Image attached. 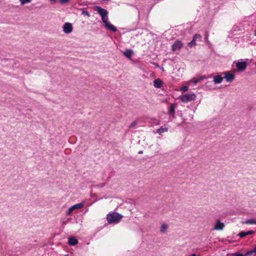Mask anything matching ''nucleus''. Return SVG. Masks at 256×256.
I'll use <instances>...</instances> for the list:
<instances>
[{"label":"nucleus","instance_id":"nucleus-31","mask_svg":"<svg viewBox=\"0 0 256 256\" xmlns=\"http://www.w3.org/2000/svg\"><path fill=\"white\" fill-rule=\"evenodd\" d=\"M254 34L255 36H256V30H255L254 31Z\"/></svg>","mask_w":256,"mask_h":256},{"label":"nucleus","instance_id":"nucleus-8","mask_svg":"<svg viewBox=\"0 0 256 256\" xmlns=\"http://www.w3.org/2000/svg\"><path fill=\"white\" fill-rule=\"evenodd\" d=\"M224 78L227 82H230L234 80V76L233 74L227 72L224 73Z\"/></svg>","mask_w":256,"mask_h":256},{"label":"nucleus","instance_id":"nucleus-10","mask_svg":"<svg viewBox=\"0 0 256 256\" xmlns=\"http://www.w3.org/2000/svg\"><path fill=\"white\" fill-rule=\"evenodd\" d=\"M182 46V44L180 41H176L172 45V50L174 51L180 50Z\"/></svg>","mask_w":256,"mask_h":256},{"label":"nucleus","instance_id":"nucleus-29","mask_svg":"<svg viewBox=\"0 0 256 256\" xmlns=\"http://www.w3.org/2000/svg\"><path fill=\"white\" fill-rule=\"evenodd\" d=\"M142 153H143V152H142V150L139 151V152H138V154H142Z\"/></svg>","mask_w":256,"mask_h":256},{"label":"nucleus","instance_id":"nucleus-30","mask_svg":"<svg viewBox=\"0 0 256 256\" xmlns=\"http://www.w3.org/2000/svg\"><path fill=\"white\" fill-rule=\"evenodd\" d=\"M51 2H56L57 0H50Z\"/></svg>","mask_w":256,"mask_h":256},{"label":"nucleus","instance_id":"nucleus-25","mask_svg":"<svg viewBox=\"0 0 256 256\" xmlns=\"http://www.w3.org/2000/svg\"><path fill=\"white\" fill-rule=\"evenodd\" d=\"M188 89V86H184L181 88V90L184 92H186Z\"/></svg>","mask_w":256,"mask_h":256},{"label":"nucleus","instance_id":"nucleus-22","mask_svg":"<svg viewBox=\"0 0 256 256\" xmlns=\"http://www.w3.org/2000/svg\"><path fill=\"white\" fill-rule=\"evenodd\" d=\"M244 223H245V224H256V220H246V221L244 222Z\"/></svg>","mask_w":256,"mask_h":256},{"label":"nucleus","instance_id":"nucleus-6","mask_svg":"<svg viewBox=\"0 0 256 256\" xmlns=\"http://www.w3.org/2000/svg\"><path fill=\"white\" fill-rule=\"evenodd\" d=\"M84 202H82L81 203L77 204H76L72 206L68 209V211L66 212V214L67 216L70 215L71 214L73 210H74V209L80 208H82L84 206Z\"/></svg>","mask_w":256,"mask_h":256},{"label":"nucleus","instance_id":"nucleus-1","mask_svg":"<svg viewBox=\"0 0 256 256\" xmlns=\"http://www.w3.org/2000/svg\"><path fill=\"white\" fill-rule=\"evenodd\" d=\"M123 216L116 212L110 213L107 215L106 220L108 224H117L119 222Z\"/></svg>","mask_w":256,"mask_h":256},{"label":"nucleus","instance_id":"nucleus-27","mask_svg":"<svg viewBox=\"0 0 256 256\" xmlns=\"http://www.w3.org/2000/svg\"><path fill=\"white\" fill-rule=\"evenodd\" d=\"M82 14L84 15V16H87L88 17H89L90 16L89 12L88 11H86V10L83 11L82 12Z\"/></svg>","mask_w":256,"mask_h":256},{"label":"nucleus","instance_id":"nucleus-7","mask_svg":"<svg viewBox=\"0 0 256 256\" xmlns=\"http://www.w3.org/2000/svg\"><path fill=\"white\" fill-rule=\"evenodd\" d=\"M102 22L104 24V26L106 29L112 32H116L117 31L116 28L108 22V20H106V22Z\"/></svg>","mask_w":256,"mask_h":256},{"label":"nucleus","instance_id":"nucleus-21","mask_svg":"<svg viewBox=\"0 0 256 256\" xmlns=\"http://www.w3.org/2000/svg\"><path fill=\"white\" fill-rule=\"evenodd\" d=\"M196 45V40H194V38H192V40L188 44V46L189 47H192V46H195Z\"/></svg>","mask_w":256,"mask_h":256},{"label":"nucleus","instance_id":"nucleus-5","mask_svg":"<svg viewBox=\"0 0 256 256\" xmlns=\"http://www.w3.org/2000/svg\"><path fill=\"white\" fill-rule=\"evenodd\" d=\"M247 63L244 61L238 62H236V66L238 72H242L246 70Z\"/></svg>","mask_w":256,"mask_h":256},{"label":"nucleus","instance_id":"nucleus-32","mask_svg":"<svg viewBox=\"0 0 256 256\" xmlns=\"http://www.w3.org/2000/svg\"><path fill=\"white\" fill-rule=\"evenodd\" d=\"M64 256H69L68 254H66Z\"/></svg>","mask_w":256,"mask_h":256},{"label":"nucleus","instance_id":"nucleus-2","mask_svg":"<svg viewBox=\"0 0 256 256\" xmlns=\"http://www.w3.org/2000/svg\"><path fill=\"white\" fill-rule=\"evenodd\" d=\"M196 98V95L194 93H188L180 97V100L182 102H189L194 101Z\"/></svg>","mask_w":256,"mask_h":256},{"label":"nucleus","instance_id":"nucleus-17","mask_svg":"<svg viewBox=\"0 0 256 256\" xmlns=\"http://www.w3.org/2000/svg\"><path fill=\"white\" fill-rule=\"evenodd\" d=\"M168 228V225L166 224H162L160 228V231L161 233L164 234L165 233Z\"/></svg>","mask_w":256,"mask_h":256},{"label":"nucleus","instance_id":"nucleus-19","mask_svg":"<svg viewBox=\"0 0 256 256\" xmlns=\"http://www.w3.org/2000/svg\"><path fill=\"white\" fill-rule=\"evenodd\" d=\"M206 78V76H202L201 77H200L199 78L197 79V80H194V84H196L197 83L199 82H200L202 80H204V79H205Z\"/></svg>","mask_w":256,"mask_h":256},{"label":"nucleus","instance_id":"nucleus-14","mask_svg":"<svg viewBox=\"0 0 256 256\" xmlns=\"http://www.w3.org/2000/svg\"><path fill=\"white\" fill-rule=\"evenodd\" d=\"M224 78L222 77L220 75H217L214 76L213 82L214 84H220L222 82Z\"/></svg>","mask_w":256,"mask_h":256},{"label":"nucleus","instance_id":"nucleus-11","mask_svg":"<svg viewBox=\"0 0 256 256\" xmlns=\"http://www.w3.org/2000/svg\"><path fill=\"white\" fill-rule=\"evenodd\" d=\"M78 244V240L74 237H70L68 238V244L70 246H74Z\"/></svg>","mask_w":256,"mask_h":256},{"label":"nucleus","instance_id":"nucleus-24","mask_svg":"<svg viewBox=\"0 0 256 256\" xmlns=\"http://www.w3.org/2000/svg\"><path fill=\"white\" fill-rule=\"evenodd\" d=\"M202 38L201 36L199 34H195L194 36H193V38L194 40H196L197 39H200Z\"/></svg>","mask_w":256,"mask_h":256},{"label":"nucleus","instance_id":"nucleus-13","mask_svg":"<svg viewBox=\"0 0 256 256\" xmlns=\"http://www.w3.org/2000/svg\"><path fill=\"white\" fill-rule=\"evenodd\" d=\"M153 82L154 86L156 88H160L163 84L162 81L160 78L154 80Z\"/></svg>","mask_w":256,"mask_h":256},{"label":"nucleus","instance_id":"nucleus-12","mask_svg":"<svg viewBox=\"0 0 256 256\" xmlns=\"http://www.w3.org/2000/svg\"><path fill=\"white\" fill-rule=\"evenodd\" d=\"M176 104H170V106L169 110H168V114H171L172 118L175 117L174 112H175V106Z\"/></svg>","mask_w":256,"mask_h":256},{"label":"nucleus","instance_id":"nucleus-20","mask_svg":"<svg viewBox=\"0 0 256 256\" xmlns=\"http://www.w3.org/2000/svg\"><path fill=\"white\" fill-rule=\"evenodd\" d=\"M138 124V121L136 120H134L131 124L129 126L130 128H134Z\"/></svg>","mask_w":256,"mask_h":256},{"label":"nucleus","instance_id":"nucleus-18","mask_svg":"<svg viewBox=\"0 0 256 256\" xmlns=\"http://www.w3.org/2000/svg\"><path fill=\"white\" fill-rule=\"evenodd\" d=\"M168 130V128H167L161 127L160 128L156 130V132L160 134H161L162 133L166 132Z\"/></svg>","mask_w":256,"mask_h":256},{"label":"nucleus","instance_id":"nucleus-28","mask_svg":"<svg viewBox=\"0 0 256 256\" xmlns=\"http://www.w3.org/2000/svg\"><path fill=\"white\" fill-rule=\"evenodd\" d=\"M60 0L62 4H66L70 0Z\"/></svg>","mask_w":256,"mask_h":256},{"label":"nucleus","instance_id":"nucleus-23","mask_svg":"<svg viewBox=\"0 0 256 256\" xmlns=\"http://www.w3.org/2000/svg\"><path fill=\"white\" fill-rule=\"evenodd\" d=\"M32 0H20L22 5L30 2Z\"/></svg>","mask_w":256,"mask_h":256},{"label":"nucleus","instance_id":"nucleus-4","mask_svg":"<svg viewBox=\"0 0 256 256\" xmlns=\"http://www.w3.org/2000/svg\"><path fill=\"white\" fill-rule=\"evenodd\" d=\"M62 28L64 32L66 34L71 33L73 30L72 24L68 22H66L64 24Z\"/></svg>","mask_w":256,"mask_h":256},{"label":"nucleus","instance_id":"nucleus-16","mask_svg":"<svg viewBox=\"0 0 256 256\" xmlns=\"http://www.w3.org/2000/svg\"><path fill=\"white\" fill-rule=\"evenodd\" d=\"M123 54L128 58H131L133 54V51L131 49H127L123 52Z\"/></svg>","mask_w":256,"mask_h":256},{"label":"nucleus","instance_id":"nucleus-9","mask_svg":"<svg viewBox=\"0 0 256 256\" xmlns=\"http://www.w3.org/2000/svg\"><path fill=\"white\" fill-rule=\"evenodd\" d=\"M224 227V224L220 220H217L216 222L214 228V230H222Z\"/></svg>","mask_w":256,"mask_h":256},{"label":"nucleus","instance_id":"nucleus-3","mask_svg":"<svg viewBox=\"0 0 256 256\" xmlns=\"http://www.w3.org/2000/svg\"><path fill=\"white\" fill-rule=\"evenodd\" d=\"M96 8L98 12L102 17V22L108 20V12L106 9H104L99 6H96Z\"/></svg>","mask_w":256,"mask_h":256},{"label":"nucleus","instance_id":"nucleus-26","mask_svg":"<svg viewBox=\"0 0 256 256\" xmlns=\"http://www.w3.org/2000/svg\"><path fill=\"white\" fill-rule=\"evenodd\" d=\"M208 33L207 32H206L204 39H205L206 42L208 43L209 42V41L208 40Z\"/></svg>","mask_w":256,"mask_h":256},{"label":"nucleus","instance_id":"nucleus-15","mask_svg":"<svg viewBox=\"0 0 256 256\" xmlns=\"http://www.w3.org/2000/svg\"><path fill=\"white\" fill-rule=\"evenodd\" d=\"M254 233V231L253 230H248L247 232H241L238 234V236L240 238H244L246 236L250 235L253 234Z\"/></svg>","mask_w":256,"mask_h":256}]
</instances>
